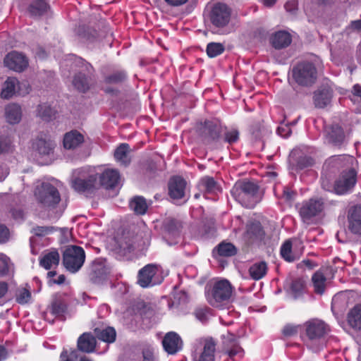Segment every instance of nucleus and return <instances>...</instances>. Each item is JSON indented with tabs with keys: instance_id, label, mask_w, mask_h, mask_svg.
<instances>
[{
	"instance_id": "nucleus-44",
	"label": "nucleus",
	"mask_w": 361,
	"mask_h": 361,
	"mask_svg": "<svg viewBox=\"0 0 361 361\" xmlns=\"http://www.w3.org/2000/svg\"><path fill=\"white\" fill-rule=\"evenodd\" d=\"M217 251L219 255L230 257L236 253L235 246L230 243H222L217 247Z\"/></svg>"
},
{
	"instance_id": "nucleus-16",
	"label": "nucleus",
	"mask_w": 361,
	"mask_h": 361,
	"mask_svg": "<svg viewBox=\"0 0 361 361\" xmlns=\"http://www.w3.org/2000/svg\"><path fill=\"white\" fill-rule=\"evenodd\" d=\"M323 208L324 203L322 200L311 199L302 204L300 214L304 221H307L319 214Z\"/></svg>"
},
{
	"instance_id": "nucleus-37",
	"label": "nucleus",
	"mask_w": 361,
	"mask_h": 361,
	"mask_svg": "<svg viewBox=\"0 0 361 361\" xmlns=\"http://www.w3.org/2000/svg\"><path fill=\"white\" fill-rule=\"evenodd\" d=\"M267 271V265L264 262H258L253 264L249 269L250 276L255 280L263 278Z\"/></svg>"
},
{
	"instance_id": "nucleus-23",
	"label": "nucleus",
	"mask_w": 361,
	"mask_h": 361,
	"mask_svg": "<svg viewBox=\"0 0 361 361\" xmlns=\"http://www.w3.org/2000/svg\"><path fill=\"white\" fill-rule=\"evenodd\" d=\"M313 98L316 107L324 108L331 103L332 91L329 87H322L314 92Z\"/></svg>"
},
{
	"instance_id": "nucleus-41",
	"label": "nucleus",
	"mask_w": 361,
	"mask_h": 361,
	"mask_svg": "<svg viewBox=\"0 0 361 361\" xmlns=\"http://www.w3.org/2000/svg\"><path fill=\"white\" fill-rule=\"evenodd\" d=\"M281 255L287 262H291L299 258V255L292 251V245L290 240H286L281 247Z\"/></svg>"
},
{
	"instance_id": "nucleus-42",
	"label": "nucleus",
	"mask_w": 361,
	"mask_h": 361,
	"mask_svg": "<svg viewBox=\"0 0 361 361\" xmlns=\"http://www.w3.org/2000/svg\"><path fill=\"white\" fill-rule=\"evenodd\" d=\"M31 293L27 288H19L16 292V300L20 305H25L31 301Z\"/></svg>"
},
{
	"instance_id": "nucleus-64",
	"label": "nucleus",
	"mask_w": 361,
	"mask_h": 361,
	"mask_svg": "<svg viewBox=\"0 0 361 361\" xmlns=\"http://www.w3.org/2000/svg\"><path fill=\"white\" fill-rule=\"evenodd\" d=\"M11 213L13 219L16 221H21L24 218V213L21 209H13Z\"/></svg>"
},
{
	"instance_id": "nucleus-21",
	"label": "nucleus",
	"mask_w": 361,
	"mask_h": 361,
	"mask_svg": "<svg viewBox=\"0 0 361 361\" xmlns=\"http://www.w3.org/2000/svg\"><path fill=\"white\" fill-rule=\"evenodd\" d=\"M215 343L212 339L204 341L202 350L195 351L193 355L194 361H214Z\"/></svg>"
},
{
	"instance_id": "nucleus-62",
	"label": "nucleus",
	"mask_w": 361,
	"mask_h": 361,
	"mask_svg": "<svg viewBox=\"0 0 361 361\" xmlns=\"http://www.w3.org/2000/svg\"><path fill=\"white\" fill-rule=\"evenodd\" d=\"M8 229L2 225L0 226V243L6 242L8 238Z\"/></svg>"
},
{
	"instance_id": "nucleus-27",
	"label": "nucleus",
	"mask_w": 361,
	"mask_h": 361,
	"mask_svg": "<svg viewBox=\"0 0 361 361\" xmlns=\"http://www.w3.org/2000/svg\"><path fill=\"white\" fill-rule=\"evenodd\" d=\"M96 339L91 334L84 333L78 339V348L85 353H91L94 350Z\"/></svg>"
},
{
	"instance_id": "nucleus-53",
	"label": "nucleus",
	"mask_w": 361,
	"mask_h": 361,
	"mask_svg": "<svg viewBox=\"0 0 361 361\" xmlns=\"http://www.w3.org/2000/svg\"><path fill=\"white\" fill-rule=\"evenodd\" d=\"M350 99L354 103H361V86L358 84L353 87Z\"/></svg>"
},
{
	"instance_id": "nucleus-45",
	"label": "nucleus",
	"mask_w": 361,
	"mask_h": 361,
	"mask_svg": "<svg viewBox=\"0 0 361 361\" xmlns=\"http://www.w3.org/2000/svg\"><path fill=\"white\" fill-rule=\"evenodd\" d=\"M224 51V47L221 43L211 42L209 43L207 47V54L210 58H214L220 55Z\"/></svg>"
},
{
	"instance_id": "nucleus-25",
	"label": "nucleus",
	"mask_w": 361,
	"mask_h": 361,
	"mask_svg": "<svg viewBox=\"0 0 361 361\" xmlns=\"http://www.w3.org/2000/svg\"><path fill=\"white\" fill-rule=\"evenodd\" d=\"M4 116L8 123L11 124L18 123L22 117L21 107L17 104H9L5 107Z\"/></svg>"
},
{
	"instance_id": "nucleus-35",
	"label": "nucleus",
	"mask_w": 361,
	"mask_h": 361,
	"mask_svg": "<svg viewBox=\"0 0 361 361\" xmlns=\"http://www.w3.org/2000/svg\"><path fill=\"white\" fill-rule=\"evenodd\" d=\"M348 322L353 328L361 329V305H355L349 312Z\"/></svg>"
},
{
	"instance_id": "nucleus-9",
	"label": "nucleus",
	"mask_w": 361,
	"mask_h": 361,
	"mask_svg": "<svg viewBox=\"0 0 361 361\" xmlns=\"http://www.w3.org/2000/svg\"><path fill=\"white\" fill-rule=\"evenodd\" d=\"M111 272L106 261L102 258L96 259L89 269V278L94 283L100 284L106 281Z\"/></svg>"
},
{
	"instance_id": "nucleus-8",
	"label": "nucleus",
	"mask_w": 361,
	"mask_h": 361,
	"mask_svg": "<svg viewBox=\"0 0 361 361\" xmlns=\"http://www.w3.org/2000/svg\"><path fill=\"white\" fill-rule=\"evenodd\" d=\"M161 267L154 264H149L142 268L137 276V283L142 288L153 286L161 283Z\"/></svg>"
},
{
	"instance_id": "nucleus-1",
	"label": "nucleus",
	"mask_w": 361,
	"mask_h": 361,
	"mask_svg": "<svg viewBox=\"0 0 361 361\" xmlns=\"http://www.w3.org/2000/svg\"><path fill=\"white\" fill-rule=\"evenodd\" d=\"M34 196L39 207L44 209H54L61 200L58 190L52 183L48 181L37 183Z\"/></svg>"
},
{
	"instance_id": "nucleus-26",
	"label": "nucleus",
	"mask_w": 361,
	"mask_h": 361,
	"mask_svg": "<svg viewBox=\"0 0 361 361\" xmlns=\"http://www.w3.org/2000/svg\"><path fill=\"white\" fill-rule=\"evenodd\" d=\"M33 146L39 154L49 155L53 153L56 144L52 140L46 137L36 140Z\"/></svg>"
},
{
	"instance_id": "nucleus-22",
	"label": "nucleus",
	"mask_w": 361,
	"mask_h": 361,
	"mask_svg": "<svg viewBox=\"0 0 361 361\" xmlns=\"http://www.w3.org/2000/svg\"><path fill=\"white\" fill-rule=\"evenodd\" d=\"M83 142V135L78 130H73L64 135L63 145L66 149H75L80 147Z\"/></svg>"
},
{
	"instance_id": "nucleus-57",
	"label": "nucleus",
	"mask_w": 361,
	"mask_h": 361,
	"mask_svg": "<svg viewBox=\"0 0 361 361\" xmlns=\"http://www.w3.org/2000/svg\"><path fill=\"white\" fill-rule=\"evenodd\" d=\"M298 331V326L294 325H286L283 329V333L285 336H290L295 335Z\"/></svg>"
},
{
	"instance_id": "nucleus-51",
	"label": "nucleus",
	"mask_w": 361,
	"mask_h": 361,
	"mask_svg": "<svg viewBox=\"0 0 361 361\" xmlns=\"http://www.w3.org/2000/svg\"><path fill=\"white\" fill-rule=\"evenodd\" d=\"M10 259L5 255L0 253V277L6 275L9 270Z\"/></svg>"
},
{
	"instance_id": "nucleus-15",
	"label": "nucleus",
	"mask_w": 361,
	"mask_h": 361,
	"mask_svg": "<svg viewBox=\"0 0 361 361\" xmlns=\"http://www.w3.org/2000/svg\"><path fill=\"white\" fill-rule=\"evenodd\" d=\"M162 345L168 354L174 355L181 350L183 341L177 333L170 331L164 336L162 340Z\"/></svg>"
},
{
	"instance_id": "nucleus-3",
	"label": "nucleus",
	"mask_w": 361,
	"mask_h": 361,
	"mask_svg": "<svg viewBox=\"0 0 361 361\" xmlns=\"http://www.w3.org/2000/svg\"><path fill=\"white\" fill-rule=\"evenodd\" d=\"M232 292L229 281L221 279L216 281L212 288L206 292V298L212 306L222 308L229 302Z\"/></svg>"
},
{
	"instance_id": "nucleus-12",
	"label": "nucleus",
	"mask_w": 361,
	"mask_h": 361,
	"mask_svg": "<svg viewBox=\"0 0 361 361\" xmlns=\"http://www.w3.org/2000/svg\"><path fill=\"white\" fill-rule=\"evenodd\" d=\"M97 173V180L99 178L98 185L106 189L116 187L119 182L120 175L117 170L113 169H102L94 167Z\"/></svg>"
},
{
	"instance_id": "nucleus-50",
	"label": "nucleus",
	"mask_w": 361,
	"mask_h": 361,
	"mask_svg": "<svg viewBox=\"0 0 361 361\" xmlns=\"http://www.w3.org/2000/svg\"><path fill=\"white\" fill-rule=\"evenodd\" d=\"M54 231L53 226H37L32 228V232L37 236L43 237L52 233Z\"/></svg>"
},
{
	"instance_id": "nucleus-36",
	"label": "nucleus",
	"mask_w": 361,
	"mask_h": 361,
	"mask_svg": "<svg viewBox=\"0 0 361 361\" xmlns=\"http://www.w3.org/2000/svg\"><path fill=\"white\" fill-rule=\"evenodd\" d=\"M94 333L99 339L106 343H113L116 339V331L112 327L96 328Z\"/></svg>"
},
{
	"instance_id": "nucleus-11",
	"label": "nucleus",
	"mask_w": 361,
	"mask_h": 361,
	"mask_svg": "<svg viewBox=\"0 0 361 361\" xmlns=\"http://www.w3.org/2000/svg\"><path fill=\"white\" fill-rule=\"evenodd\" d=\"M76 63H82V69L75 75L72 83L78 91L85 92L90 88V78L88 74L91 73L92 67L80 58L77 59Z\"/></svg>"
},
{
	"instance_id": "nucleus-54",
	"label": "nucleus",
	"mask_w": 361,
	"mask_h": 361,
	"mask_svg": "<svg viewBox=\"0 0 361 361\" xmlns=\"http://www.w3.org/2000/svg\"><path fill=\"white\" fill-rule=\"evenodd\" d=\"M124 72H116L106 78V81L109 83H117L123 81L126 78Z\"/></svg>"
},
{
	"instance_id": "nucleus-4",
	"label": "nucleus",
	"mask_w": 361,
	"mask_h": 361,
	"mask_svg": "<svg viewBox=\"0 0 361 361\" xmlns=\"http://www.w3.org/2000/svg\"><path fill=\"white\" fill-rule=\"evenodd\" d=\"M305 332V338L304 341L305 344L313 350H317L313 345L319 342V341L329 331V326L322 320L312 319L305 322L302 326Z\"/></svg>"
},
{
	"instance_id": "nucleus-40",
	"label": "nucleus",
	"mask_w": 361,
	"mask_h": 361,
	"mask_svg": "<svg viewBox=\"0 0 361 361\" xmlns=\"http://www.w3.org/2000/svg\"><path fill=\"white\" fill-rule=\"evenodd\" d=\"M48 5L44 0H36L33 1L28 8V11L32 16H40L47 12Z\"/></svg>"
},
{
	"instance_id": "nucleus-49",
	"label": "nucleus",
	"mask_w": 361,
	"mask_h": 361,
	"mask_svg": "<svg viewBox=\"0 0 361 361\" xmlns=\"http://www.w3.org/2000/svg\"><path fill=\"white\" fill-rule=\"evenodd\" d=\"M78 352L76 350L63 349L60 355L59 361H77Z\"/></svg>"
},
{
	"instance_id": "nucleus-38",
	"label": "nucleus",
	"mask_w": 361,
	"mask_h": 361,
	"mask_svg": "<svg viewBox=\"0 0 361 361\" xmlns=\"http://www.w3.org/2000/svg\"><path fill=\"white\" fill-rule=\"evenodd\" d=\"M199 187L201 190L208 194H214L220 190L216 181L214 178L210 177H204L202 178L200 182Z\"/></svg>"
},
{
	"instance_id": "nucleus-58",
	"label": "nucleus",
	"mask_w": 361,
	"mask_h": 361,
	"mask_svg": "<svg viewBox=\"0 0 361 361\" xmlns=\"http://www.w3.org/2000/svg\"><path fill=\"white\" fill-rule=\"evenodd\" d=\"M11 140L8 137H0V154L8 150Z\"/></svg>"
},
{
	"instance_id": "nucleus-43",
	"label": "nucleus",
	"mask_w": 361,
	"mask_h": 361,
	"mask_svg": "<svg viewBox=\"0 0 361 361\" xmlns=\"http://www.w3.org/2000/svg\"><path fill=\"white\" fill-rule=\"evenodd\" d=\"M204 133L207 134L212 140L216 139L220 133L219 127L213 121H207L204 122Z\"/></svg>"
},
{
	"instance_id": "nucleus-19",
	"label": "nucleus",
	"mask_w": 361,
	"mask_h": 361,
	"mask_svg": "<svg viewBox=\"0 0 361 361\" xmlns=\"http://www.w3.org/2000/svg\"><path fill=\"white\" fill-rule=\"evenodd\" d=\"M348 229L355 234L361 235V205L352 207L348 213Z\"/></svg>"
},
{
	"instance_id": "nucleus-32",
	"label": "nucleus",
	"mask_w": 361,
	"mask_h": 361,
	"mask_svg": "<svg viewBox=\"0 0 361 361\" xmlns=\"http://www.w3.org/2000/svg\"><path fill=\"white\" fill-rule=\"evenodd\" d=\"M312 281L314 292L317 294H323L327 284L326 278L323 271L319 270L315 272L312 277Z\"/></svg>"
},
{
	"instance_id": "nucleus-2",
	"label": "nucleus",
	"mask_w": 361,
	"mask_h": 361,
	"mask_svg": "<svg viewBox=\"0 0 361 361\" xmlns=\"http://www.w3.org/2000/svg\"><path fill=\"white\" fill-rule=\"evenodd\" d=\"M233 197L243 207L253 208L259 201L258 187L251 182L236 183L231 190Z\"/></svg>"
},
{
	"instance_id": "nucleus-7",
	"label": "nucleus",
	"mask_w": 361,
	"mask_h": 361,
	"mask_svg": "<svg viewBox=\"0 0 361 361\" xmlns=\"http://www.w3.org/2000/svg\"><path fill=\"white\" fill-rule=\"evenodd\" d=\"M85 254L83 249L76 245L68 247L63 256L64 267L70 271L75 273L83 265Z\"/></svg>"
},
{
	"instance_id": "nucleus-33",
	"label": "nucleus",
	"mask_w": 361,
	"mask_h": 361,
	"mask_svg": "<svg viewBox=\"0 0 361 361\" xmlns=\"http://www.w3.org/2000/svg\"><path fill=\"white\" fill-rule=\"evenodd\" d=\"M129 206L136 214L143 215L146 213L149 204L143 197L136 196L130 201Z\"/></svg>"
},
{
	"instance_id": "nucleus-47",
	"label": "nucleus",
	"mask_w": 361,
	"mask_h": 361,
	"mask_svg": "<svg viewBox=\"0 0 361 361\" xmlns=\"http://www.w3.org/2000/svg\"><path fill=\"white\" fill-rule=\"evenodd\" d=\"M305 288V281L301 279L294 280L290 286V290L295 298L299 297Z\"/></svg>"
},
{
	"instance_id": "nucleus-61",
	"label": "nucleus",
	"mask_w": 361,
	"mask_h": 361,
	"mask_svg": "<svg viewBox=\"0 0 361 361\" xmlns=\"http://www.w3.org/2000/svg\"><path fill=\"white\" fill-rule=\"evenodd\" d=\"M313 164V159L309 157H301L298 161L300 167H306Z\"/></svg>"
},
{
	"instance_id": "nucleus-5",
	"label": "nucleus",
	"mask_w": 361,
	"mask_h": 361,
	"mask_svg": "<svg viewBox=\"0 0 361 361\" xmlns=\"http://www.w3.org/2000/svg\"><path fill=\"white\" fill-rule=\"evenodd\" d=\"M72 187L78 192L88 191L98 186L97 173L93 167L75 170L71 179Z\"/></svg>"
},
{
	"instance_id": "nucleus-28",
	"label": "nucleus",
	"mask_w": 361,
	"mask_h": 361,
	"mask_svg": "<svg viewBox=\"0 0 361 361\" xmlns=\"http://www.w3.org/2000/svg\"><path fill=\"white\" fill-rule=\"evenodd\" d=\"M326 138L329 142L338 145L343 140V131L338 125H332L326 128Z\"/></svg>"
},
{
	"instance_id": "nucleus-18",
	"label": "nucleus",
	"mask_w": 361,
	"mask_h": 361,
	"mask_svg": "<svg viewBox=\"0 0 361 361\" xmlns=\"http://www.w3.org/2000/svg\"><path fill=\"white\" fill-rule=\"evenodd\" d=\"M186 182L180 177L176 176L171 178L169 183V194L174 200L184 198L185 194Z\"/></svg>"
},
{
	"instance_id": "nucleus-24",
	"label": "nucleus",
	"mask_w": 361,
	"mask_h": 361,
	"mask_svg": "<svg viewBox=\"0 0 361 361\" xmlns=\"http://www.w3.org/2000/svg\"><path fill=\"white\" fill-rule=\"evenodd\" d=\"M270 42L275 49H283L288 47L292 42L290 34L286 31H278L274 33Z\"/></svg>"
},
{
	"instance_id": "nucleus-39",
	"label": "nucleus",
	"mask_w": 361,
	"mask_h": 361,
	"mask_svg": "<svg viewBox=\"0 0 361 361\" xmlns=\"http://www.w3.org/2000/svg\"><path fill=\"white\" fill-rule=\"evenodd\" d=\"M59 262V254L56 251H51L46 254L40 259V265L46 269H50L57 266Z\"/></svg>"
},
{
	"instance_id": "nucleus-14",
	"label": "nucleus",
	"mask_w": 361,
	"mask_h": 361,
	"mask_svg": "<svg viewBox=\"0 0 361 361\" xmlns=\"http://www.w3.org/2000/svg\"><path fill=\"white\" fill-rule=\"evenodd\" d=\"M6 67L17 72L23 71L28 65L26 57L17 51L8 53L4 61Z\"/></svg>"
},
{
	"instance_id": "nucleus-13",
	"label": "nucleus",
	"mask_w": 361,
	"mask_h": 361,
	"mask_svg": "<svg viewBox=\"0 0 361 361\" xmlns=\"http://www.w3.org/2000/svg\"><path fill=\"white\" fill-rule=\"evenodd\" d=\"M356 183V172L351 169L342 173L334 185V191L338 195H343L350 191Z\"/></svg>"
},
{
	"instance_id": "nucleus-55",
	"label": "nucleus",
	"mask_w": 361,
	"mask_h": 361,
	"mask_svg": "<svg viewBox=\"0 0 361 361\" xmlns=\"http://www.w3.org/2000/svg\"><path fill=\"white\" fill-rule=\"evenodd\" d=\"M278 134L282 137H287L291 134V129L289 125L281 123L277 128Z\"/></svg>"
},
{
	"instance_id": "nucleus-60",
	"label": "nucleus",
	"mask_w": 361,
	"mask_h": 361,
	"mask_svg": "<svg viewBox=\"0 0 361 361\" xmlns=\"http://www.w3.org/2000/svg\"><path fill=\"white\" fill-rule=\"evenodd\" d=\"M209 310L199 309L195 312L196 317L202 322H204L207 319Z\"/></svg>"
},
{
	"instance_id": "nucleus-46",
	"label": "nucleus",
	"mask_w": 361,
	"mask_h": 361,
	"mask_svg": "<svg viewBox=\"0 0 361 361\" xmlns=\"http://www.w3.org/2000/svg\"><path fill=\"white\" fill-rule=\"evenodd\" d=\"M38 114L44 120H50L54 116L55 111L47 104H40L38 106Z\"/></svg>"
},
{
	"instance_id": "nucleus-59",
	"label": "nucleus",
	"mask_w": 361,
	"mask_h": 361,
	"mask_svg": "<svg viewBox=\"0 0 361 361\" xmlns=\"http://www.w3.org/2000/svg\"><path fill=\"white\" fill-rule=\"evenodd\" d=\"M295 193L288 188H283L282 197L286 201H292L295 199Z\"/></svg>"
},
{
	"instance_id": "nucleus-17",
	"label": "nucleus",
	"mask_w": 361,
	"mask_h": 361,
	"mask_svg": "<svg viewBox=\"0 0 361 361\" xmlns=\"http://www.w3.org/2000/svg\"><path fill=\"white\" fill-rule=\"evenodd\" d=\"M223 343L224 350L228 355L233 358L235 357H242L243 355V350L238 345L235 335L228 333L226 335H223Z\"/></svg>"
},
{
	"instance_id": "nucleus-10",
	"label": "nucleus",
	"mask_w": 361,
	"mask_h": 361,
	"mask_svg": "<svg viewBox=\"0 0 361 361\" xmlns=\"http://www.w3.org/2000/svg\"><path fill=\"white\" fill-rule=\"evenodd\" d=\"M231 11L225 4L216 3L213 5L209 12V20L216 27H223L228 24L231 20Z\"/></svg>"
},
{
	"instance_id": "nucleus-34",
	"label": "nucleus",
	"mask_w": 361,
	"mask_h": 361,
	"mask_svg": "<svg viewBox=\"0 0 361 361\" xmlns=\"http://www.w3.org/2000/svg\"><path fill=\"white\" fill-rule=\"evenodd\" d=\"M182 227L181 223L173 218H167L163 223V228L166 235L176 236L179 234Z\"/></svg>"
},
{
	"instance_id": "nucleus-6",
	"label": "nucleus",
	"mask_w": 361,
	"mask_h": 361,
	"mask_svg": "<svg viewBox=\"0 0 361 361\" xmlns=\"http://www.w3.org/2000/svg\"><path fill=\"white\" fill-rule=\"evenodd\" d=\"M292 76L298 84L308 86L316 81L317 71L312 63L303 61L293 68Z\"/></svg>"
},
{
	"instance_id": "nucleus-56",
	"label": "nucleus",
	"mask_w": 361,
	"mask_h": 361,
	"mask_svg": "<svg viewBox=\"0 0 361 361\" xmlns=\"http://www.w3.org/2000/svg\"><path fill=\"white\" fill-rule=\"evenodd\" d=\"M18 93L20 95H25L30 92V86L27 82H19L18 81Z\"/></svg>"
},
{
	"instance_id": "nucleus-29",
	"label": "nucleus",
	"mask_w": 361,
	"mask_h": 361,
	"mask_svg": "<svg viewBox=\"0 0 361 361\" xmlns=\"http://www.w3.org/2000/svg\"><path fill=\"white\" fill-rule=\"evenodd\" d=\"M114 158L121 165H128L130 162L129 145L126 143L121 144L115 150Z\"/></svg>"
},
{
	"instance_id": "nucleus-48",
	"label": "nucleus",
	"mask_w": 361,
	"mask_h": 361,
	"mask_svg": "<svg viewBox=\"0 0 361 361\" xmlns=\"http://www.w3.org/2000/svg\"><path fill=\"white\" fill-rule=\"evenodd\" d=\"M354 158L348 155L334 157L331 159V162L334 166H338L339 165L348 166V164H352Z\"/></svg>"
},
{
	"instance_id": "nucleus-52",
	"label": "nucleus",
	"mask_w": 361,
	"mask_h": 361,
	"mask_svg": "<svg viewBox=\"0 0 361 361\" xmlns=\"http://www.w3.org/2000/svg\"><path fill=\"white\" fill-rule=\"evenodd\" d=\"M238 139L239 132L236 129L228 130L224 134V140L229 144L236 142Z\"/></svg>"
},
{
	"instance_id": "nucleus-31",
	"label": "nucleus",
	"mask_w": 361,
	"mask_h": 361,
	"mask_svg": "<svg viewBox=\"0 0 361 361\" xmlns=\"http://www.w3.org/2000/svg\"><path fill=\"white\" fill-rule=\"evenodd\" d=\"M264 235L259 222H251L247 226L246 238L250 240H262Z\"/></svg>"
},
{
	"instance_id": "nucleus-20",
	"label": "nucleus",
	"mask_w": 361,
	"mask_h": 361,
	"mask_svg": "<svg viewBox=\"0 0 361 361\" xmlns=\"http://www.w3.org/2000/svg\"><path fill=\"white\" fill-rule=\"evenodd\" d=\"M66 302L63 298L60 295H56L52 298L51 303L45 312V317L48 319L49 314L55 317H62L66 312Z\"/></svg>"
},
{
	"instance_id": "nucleus-30",
	"label": "nucleus",
	"mask_w": 361,
	"mask_h": 361,
	"mask_svg": "<svg viewBox=\"0 0 361 361\" xmlns=\"http://www.w3.org/2000/svg\"><path fill=\"white\" fill-rule=\"evenodd\" d=\"M17 85L18 80L16 78H8L4 83L1 92V97L3 99H9L16 93H18Z\"/></svg>"
},
{
	"instance_id": "nucleus-63",
	"label": "nucleus",
	"mask_w": 361,
	"mask_h": 361,
	"mask_svg": "<svg viewBox=\"0 0 361 361\" xmlns=\"http://www.w3.org/2000/svg\"><path fill=\"white\" fill-rule=\"evenodd\" d=\"M298 8V3L295 0H291L288 1L285 4V8L290 13H293Z\"/></svg>"
}]
</instances>
